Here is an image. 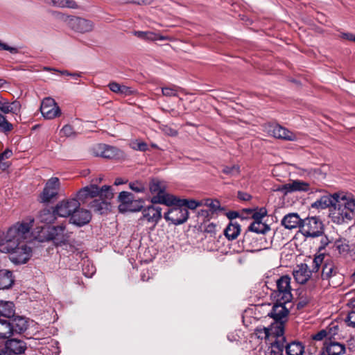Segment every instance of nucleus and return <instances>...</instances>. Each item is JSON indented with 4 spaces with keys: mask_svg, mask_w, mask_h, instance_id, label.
Instances as JSON below:
<instances>
[{
    "mask_svg": "<svg viewBox=\"0 0 355 355\" xmlns=\"http://www.w3.org/2000/svg\"><path fill=\"white\" fill-rule=\"evenodd\" d=\"M32 223H17L7 230L6 235L0 236V251L10 253V259L15 263H25L31 257V248L21 242L29 234Z\"/></svg>",
    "mask_w": 355,
    "mask_h": 355,
    "instance_id": "f257e3e1",
    "label": "nucleus"
},
{
    "mask_svg": "<svg viewBox=\"0 0 355 355\" xmlns=\"http://www.w3.org/2000/svg\"><path fill=\"white\" fill-rule=\"evenodd\" d=\"M149 189L152 193H156V196L151 198L153 204L171 206L175 203L176 198L165 192L166 185L163 182L157 179L152 180L149 184Z\"/></svg>",
    "mask_w": 355,
    "mask_h": 355,
    "instance_id": "f03ea898",
    "label": "nucleus"
},
{
    "mask_svg": "<svg viewBox=\"0 0 355 355\" xmlns=\"http://www.w3.org/2000/svg\"><path fill=\"white\" fill-rule=\"evenodd\" d=\"M105 197L107 199H112L113 193L110 186L104 185L101 189L95 184H92L80 189L77 193L78 200L85 202L88 198L95 197Z\"/></svg>",
    "mask_w": 355,
    "mask_h": 355,
    "instance_id": "7ed1b4c3",
    "label": "nucleus"
},
{
    "mask_svg": "<svg viewBox=\"0 0 355 355\" xmlns=\"http://www.w3.org/2000/svg\"><path fill=\"white\" fill-rule=\"evenodd\" d=\"M291 281V279L288 275H283L277 280V290L272 293L276 301L281 303H288L291 301L293 295Z\"/></svg>",
    "mask_w": 355,
    "mask_h": 355,
    "instance_id": "20e7f679",
    "label": "nucleus"
},
{
    "mask_svg": "<svg viewBox=\"0 0 355 355\" xmlns=\"http://www.w3.org/2000/svg\"><path fill=\"white\" fill-rule=\"evenodd\" d=\"M300 232L306 237H318L324 232L322 221L316 217H309L302 220Z\"/></svg>",
    "mask_w": 355,
    "mask_h": 355,
    "instance_id": "39448f33",
    "label": "nucleus"
},
{
    "mask_svg": "<svg viewBox=\"0 0 355 355\" xmlns=\"http://www.w3.org/2000/svg\"><path fill=\"white\" fill-rule=\"evenodd\" d=\"M334 210L332 212L334 221L341 224L348 223L354 219L353 214L348 209L345 204V199H342L340 194L338 198V202L334 205Z\"/></svg>",
    "mask_w": 355,
    "mask_h": 355,
    "instance_id": "423d86ee",
    "label": "nucleus"
},
{
    "mask_svg": "<svg viewBox=\"0 0 355 355\" xmlns=\"http://www.w3.org/2000/svg\"><path fill=\"white\" fill-rule=\"evenodd\" d=\"M80 203L76 198L63 200L59 202L55 207V212L60 217H71Z\"/></svg>",
    "mask_w": 355,
    "mask_h": 355,
    "instance_id": "0eeeda50",
    "label": "nucleus"
},
{
    "mask_svg": "<svg viewBox=\"0 0 355 355\" xmlns=\"http://www.w3.org/2000/svg\"><path fill=\"white\" fill-rule=\"evenodd\" d=\"M60 189V182L58 178L53 177L47 180L43 191L40 196L42 202H49L58 194Z\"/></svg>",
    "mask_w": 355,
    "mask_h": 355,
    "instance_id": "6e6552de",
    "label": "nucleus"
},
{
    "mask_svg": "<svg viewBox=\"0 0 355 355\" xmlns=\"http://www.w3.org/2000/svg\"><path fill=\"white\" fill-rule=\"evenodd\" d=\"M176 206L171 208L164 214V218L167 221H171L173 224L178 225L185 223L189 218L188 209L182 207V205H175Z\"/></svg>",
    "mask_w": 355,
    "mask_h": 355,
    "instance_id": "1a4fd4ad",
    "label": "nucleus"
},
{
    "mask_svg": "<svg viewBox=\"0 0 355 355\" xmlns=\"http://www.w3.org/2000/svg\"><path fill=\"white\" fill-rule=\"evenodd\" d=\"M65 21L71 29L78 33H85L92 31L94 28L93 22L84 18L69 16Z\"/></svg>",
    "mask_w": 355,
    "mask_h": 355,
    "instance_id": "9d476101",
    "label": "nucleus"
},
{
    "mask_svg": "<svg viewBox=\"0 0 355 355\" xmlns=\"http://www.w3.org/2000/svg\"><path fill=\"white\" fill-rule=\"evenodd\" d=\"M286 304V303H281V302L276 301L272 310L268 313V316L273 318L276 322H279V324L276 331V336L281 335L279 332L280 329H282L284 331L283 321L288 314V310L285 306Z\"/></svg>",
    "mask_w": 355,
    "mask_h": 355,
    "instance_id": "9b49d317",
    "label": "nucleus"
},
{
    "mask_svg": "<svg viewBox=\"0 0 355 355\" xmlns=\"http://www.w3.org/2000/svg\"><path fill=\"white\" fill-rule=\"evenodd\" d=\"M40 112L46 119H52L60 115L61 110L52 98H45L40 106Z\"/></svg>",
    "mask_w": 355,
    "mask_h": 355,
    "instance_id": "f8f14e48",
    "label": "nucleus"
},
{
    "mask_svg": "<svg viewBox=\"0 0 355 355\" xmlns=\"http://www.w3.org/2000/svg\"><path fill=\"white\" fill-rule=\"evenodd\" d=\"M162 218V208L155 204L149 205L142 210V216L139 220H146L155 226Z\"/></svg>",
    "mask_w": 355,
    "mask_h": 355,
    "instance_id": "ddd939ff",
    "label": "nucleus"
},
{
    "mask_svg": "<svg viewBox=\"0 0 355 355\" xmlns=\"http://www.w3.org/2000/svg\"><path fill=\"white\" fill-rule=\"evenodd\" d=\"M281 335L276 336V340L267 349H259L257 355H283L284 336L280 329Z\"/></svg>",
    "mask_w": 355,
    "mask_h": 355,
    "instance_id": "4468645a",
    "label": "nucleus"
},
{
    "mask_svg": "<svg viewBox=\"0 0 355 355\" xmlns=\"http://www.w3.org/2000/svg\"><path fill=\"white\" fill-rule=\"evenodd\" d=\"M97 156L106 159H120L124 156V153L120 149L105 144H99L97 146Z\"/></svg>",
    "mask_w": 355,
    "mask_h": 355,
    "instance_id": "2eb2a0df",
    "label": "nucleus"
},
{
    "mask_svg": "<svg viewBox=\"0 0 355 355\" xmlns=\"http://www.w3.org/2000/svg\"><path fill=\"white\" fill-rule=\"evenodd\" d=\"M91 218L92 214L88 210L79 207L70 217L69 221L76 226L82 227L87 224Z\"/></svg>",
    "mask_w": 355,
    "mask_h": 355,
    "instance_id": "dca6fc26",
    "label": "nucleus"
},
{
    "mask_svg": "<svg viewBox=\"0 0 355 355\" xmlns=\"http://www.w3.org/2000/svg\"><path fill=\"white\" fill-rule=\"evenodd\" d=\"M309 183L301 180H293L291 182L282 185L278 190L285 194L294 191H307L309 190Z\"/></svg>",
    "mask_w": 355,
    "mask_h": 355,
    "instance_id": "f3484780",
    "label": "nucleus"
},
{
    "mask_svg": "<svg viewBox=\"0 0 355 355\" xmlns=\"http://www.w3.org/2000/svg\"><path fill=\"white\" fill-rule=\"evenodd\" d=\"M295 281L300 284H305L311 277V271L306 263L297 265L293 272Z\"/></svg>",
    "mask_w": 355,
    "mask_h": 355,
    "instance_id": "a211bd4d",
    "label": "nucleus"
},
{
    "mask_svg": "<svg viewBox=\"0 0 355 355\" xmlns=\"http://www.w3.org/2000/svg\"><path fill=\"white\" fill-rule=\"evenodd\" d=\"M65 229L66 227L63 225L49 227L48 239L53 241L57 244L64 243L67 239Z\"/></svg>",
    "mask_w": 355,
    "mask_h": 355,
    "instance_id": "6ab92c4d",
    "label": "nucleus"
},
{
    "mask_svg": "<svg viewBox=\"0 0 355 355\" xmlns=\"http://www.w3.org/2000/svg\"><path fill=\"white\" fill-rule=\"evenodd\" d=\"M338 275V269L336 263L330 259H325L324 264L322 266V271L320 278L322 280L330 279Z\"/></svg>",
    "mask_w": 355,
    "mask_h": 355,
    "instance_id": "aec40b11",
    "label": "nucleus"
},
{
    "mask_svg": "<svg viewBox=\"0 0 355 355\" xmlns=\"http://www.w3.org/2000/svg\"><path fill=\"white\" fill-rule=\"evenodd\" d=\"M339 195L340 193H335L333 195L323 196L314 202L311 207L319 209H324L331 206L334 207L336 202H338Z\"/></svg>",
    "mask_w": 355,
    "mask_h": 355,
    "instance_id": "412c9836",
    "label": "nucleus"
},
{
    "mask_svg": "<svg viewBox=\"0 0 355 355\" xmlns=\"http://www.w3.org/2000/svg\"><path fill=\"white\" fill-rule=\"evenodd\" d=\"M21 110V103L18 101L10 102L6 98L0 96V111L3 114H18Z\"/></svg>",
    "mask_w": 355,
    "mask_h": 355,
    "instance_id": "4be33fe9",
    "label": "nucleus"
},
{
    "mask_svg": "<svg viewBox=\"0 0 355 355\" xmlns=\"http://www.w3.org/2000/svg\"><path fill=\"white\" fill-rule=\"evenodd\" d=\"M25 343L20 340L11 339L7 341L5 349H0V351L6 353V355L20 354L25 350Z\"/></svg>",
    "mask_w": 355,
    "mask_h": 355,
    "instance_id": "5701e85b",
    "label": "nucleus"
},
{
    "mask_svg": "<svg viewBox=\"0 0 355 355\" xmlns=\"http://www.w3.org/2000/svg\"><path fill=\"white\" fill-rule=\"evenodd\" d=\"M274 137L286 141H295L297 136L295 133L279 125H275L270 130Z\"/></svg>",
    "mask_w": 355,
    "mask_h": 355,
    "instance_id": "b1692460",
    "label": "nucleus"
},
{
    "mask_svg": "<svg viewBox=\"0 0 355 355\" xmlns=\"http://www.w3.org/2000/svg\"><path fill=\"white\" fill-rule=\"evenodd\" d=\"M302 221V220L300 219L297 214L290 213L282 218L281 223L285 228L292 230L297 227L300 228Z\"/></svg>",
    "mask_w": 355,
    "mask_h": 355,
    "instance_id": "393cba45",
    "label": "nucleus"
},
{
    "mask_svg": "<svg viewBox=\"0 0 355 355\" xmlns=\"http://www.w3.org/2000/svg\"><path fill=\"white\" fill-rule=\"evenodd\" d=\"M285 349L286 355H302L304 352V347L299 341H293L287 343L284 337V349Z\"/></svg>",
    "mask_w": 355,
    "mask_h": 355,
    "instance_id": "a878e982",
    "label": "nucleus"
},
{
    "mask_svg": "<svg viewBox=\"0 0 355 355\" xmlns=\"http://www.w3.org/2000/svg\"><path fill=\"white\" fill-rule=\"evenodd\" d=\"M324 349L327 355H341L345 352L344 345L331 340L324 343Z\"/></svg>",
    "mask_w": 355,
    "mask_h": 355,
    "instance_id": "bb28decb",
    "label": "nucleus"
},
{
    "mask_svg": "<svg viewBox=\"0 0 355 355\" xmlns=\"http://www.w3.org/2000/svg\"><path fill=\"white\" fill-rule=\"evenodd\" d=\"M107 200L105 197H100V199H95L92 201L89 206L95 211L103 214L110 209V205L107 202Z\"/></svg>",
    "mask_w": 355,
    "mask_h": 355,
    "instance_id": "cd10ccee",
    "label": "nucleus"
},
{
    "mask_svg": "<svg viewBox=\"0 0 355 355\" xmlns=\"http://www.w3.org/2000/svg\"><path fill=\"white\" fill-rule=\"evenodd\" d=\"M134 35L141 39L155 41V40H170V37L162 36L151 31H135Z\"/></svg>",
    "mask_w": 355,
    "mask_h": 355,
    "instance_id": "c85d7f7f",
    "label": "nucleus"
},
{
    "mask_svg": "<svg viewBox=\"0 0 355 355\" xmlns=\"http://www.w3.org/2000/svg\"><path fill=\"white\" fill-rule=\"evenodd\" d=\"M14 282L12 274L8 270H0V290L9 288Z\"/></svg>",
    "mask_w": 355,
    "mask_h": 355,
    "instance_id": "c756f323",
    "label": "nucleus"
},
{
    "mask_svg": "<svg viewBox=\"0 0 355 355\" xmlns=\"http://www.w3.org/2000/svg\"><path fill=\"white\" fill-rule=\"evenodd\" d=\"M241 232V227L237 223L230 222L224 230V234L228 240L237 238Z\"/></svg>",
    "mask_w": 355,
    "mask_h": 355,
    "instance_id": "7c9ffc66",
    "label": "nucleus"
},
{
    "mask_svg": "<svg viewBox=\"0 0 355 355\" xmlns=\"http://www.w3.org/2000/svg\"><path fill=\"white\" fill-rule=\"evenodd\" d=\"M12 332L21 334L26 330L28 324L26 320L20 316L15 318L11 322Z\"/></svg>",
    "mask_w": 355,
    "mask_h": 355,
    "instance_id": "2f4dec72",
    "label": "nucleus"
},
{
    "mask_svg": "<svg viewBox=\"0 0 355 355\" xmlns=\"http://www.w3.org/2000/svg\"><path fill=\"white\" fill-rule=\"evenodd\" d=\"M119 201L121 203L119 209L121 211L126 210V207L134 200V196L128 191H121L118 196Z\"/></svg>",
    "mask_w": 355,
    "mask_h": 355,
    "instance_id": "473e14b6",
    "label": "nucleus"
},
{
    "mask_svg": "<svg viewBox=\"0 0 355 355\" xmlns=\"http://www.w3.org/2000/svg\"><path fill=\"white\" fill-rule=\"evenodd\" d=\"M57 214L55 212V208L53 211L49 209L42 210L39 215L38 218L41 223L49 224L55 221Z\"/></svg>",
    "mask_w": 355,
    "mask_h": 355,
    "instance_id": "72a5a7b5",
    "label": "nucleus"
},
{
    "mask_svg": "<svg viewBox=\"0 0 355 355\" xmlns=\"http://www.w3.org/2000/svg\"><path fill=\"white\" fill-rule=\"evenodd\" d=\"M15 314L14 304L11 302L0 301V316L10 318Z\"/></svg>",
    "mask_w": 355,
    "mask_h": 355,
    "instance_id": "f704fd0d",
    "label": "nucleus"
},
{
    "mask_svg": "<svg viewBox=\"0 0 355 355\" xmlns=\"http://www.w3.org/2000/svg\"><path fill=\"white\" fill-rule=\"evenodd\" d=\"M46 3L59 8H77V4L73 0H43Z\"/></svg>",
    "mask_w": 355,
    "mask_h": 355,
    "instance_id": "c9c22d12",
    "label": "nucleus"
},
{
    "mask_svg": "<svg viewBox=\"0 0 355 355\" xmlns=\"http://www.w3.org/2000/svg\"><path fill=\"white\" fill-rule=\"evenodd\" d=\"M12 334L11 322L0 319V338H8Z\"/></svg>",
    "mask_w": 355,
    "mask_h": 355,
    "instance_id": "e433bc0d",
    "label": "nucleus"
},
{
    "mask_svg": "<svg viewBox=\"0 0 355 355\" xmlns=\"http://www.w3.org/2000/svg\"><path fill=\"white\" fill-rule=\"evenodd\" d=\"M249 230L257 234H264L270 230V227L262 221H253L248 227Z\"/></svg>",
    "mask_w": 355,
    "mask_h": 355,
    "instance_id": "4c0bfd02",
    "label": "nucleus"
},
{
    "mask_svg": "<svg viewBox=\"0 0 355 355\" xmlns=\"http://www.w3.org/2000/svg\"><path fill=\"white\" fill-rule=\"evenodd\" d=\"M325 259L323 254H320L318 256H316L313 260L312 261V266L311 269H309V270L311 271V277L314 278L315 277H317V273L319 271L320 266L324 264Z\"/></svg>",
    "mask_w": 355,
    "mask_h": 355,
    "instance_id": "58836bf2",
    "label": "nucleus"
},
{
    "mask_svg": "<svg viewBox=\"0 0 355 355\" xmlns=\"http://www.w3.org/2000/svg\"><path fill=\"white\" fill-rule=\"evenodd\" d=\"M174 205H182V207H185L186 209H195L198 207L202 205V202L194 200L176 198V201Z\"/></svg>",
    "mask_w": 355,
    "mask_h": 355,
    "instance_id": "ea45409f",
    "label": "nucleus"
},
{
    "mask_svg": "<svg viewBox=\"0 0 355 355\" xmlns=\"http://www.w3.org/2000/svg\"><path fill=\"white\" fill-rule=\"evenodd\" d=\"M342 199H345V204L348 209L353 214V216H355V198L350 195H346L343 193H340Z\"/></svg>",
    "mask_w": 355,
    "mask_h": 355,
    "instance_id": "a19ab883",
    "label": "nucleus"
},
{
    "mask_svg": "<svg viewBox=\"0 0 355 355\" xmlns=\"http://www.w3.org/2000/svg\"><path fill=\"white\" fill-rule=\"evenodd\" d=\"M130 146L135 150L141 152H145L148 150V144L145 141L139 139L132 140L130 144Z\"/></svg>",
    "mask_w": 355,
    "mask_h": 355,
    "instance_id": "79ce46f5",
    "label": "nucleus"
},
{
    "mask_svg": "<svg viewBox=\"0 0 355 355\" xmlns=\"http://www.w3.org/2000/svg\"><path fill=\"white\" fill-rule=\"evenodd\" d=\"M222 172L230 177L237 176L240 174V167L239 165L224 166Z\"/></svg>",
    "mask_w": 355,
    "mask_h": 355,
    "instance_id": "37998d69",
    "label": "nucleus"
},
{
    "mask_svg": "<svg viewBox=\"0 0 355 355\" xmlns=\"http://www.w3.org/2000/svg\"><path fill=\"white\" fill-rule=\"evenodd\" d=\"M182 89L176 85H172L171 87H164L162 88V95L165 96H177L178 90Z\"/></svg>",
    "mask_w": 355,
    "mask_h": 355,
    "instance_id": "c03bdc74",
    "label": "nucleus"
},
{
    "mask_svg": "<svg viewBox=\"0 0 355 355\" xmlns=\"http://www.w3.org/2000/svg\"><path fill=\"white\" fill-rule=\"evenodd\" d=\"M0 129L3 132H10L13 129L12 123L8 121L6 118L0 114Z\"/></svg>",
    "mask_w": 355,
    "mask_h": 355,
    "instance_id": "a18cd8bd",
    "label": "nucleus"
},
{
    "mask_svg": "<svg viewBox=\"0 0 355 355\" xmlns=\"http://www.w3.org/2000/svg\"><path fill=\"white\" fill-rule=\"evenodd\" d=\"M129 188L136 193H144L146 190L145 184L141 181L130 182Z\"/></svg>",
    "mask_w": 355,
    "mask_h": 355,
    "instance_id": "49530a36",
    "label": "nucleus"
},
{
    "mask_svg": "<svg viewBox=\"0 0 355 355\" xmlns=\"http://www.w3.org/2000/svg\"><path fill=\"white\" fill-rule=\"evenodd\" d=\"M61 136L66 137H75L77 133L74 131L73 127L70 125H65L60 130V132Z\"/></svg>",
    "mask_w": 355,
    "mask_h": 355,
    "instance_id": "de8ad7c7",
    "label": "nucleus"
},
{
    "mask_svg": "<svg viewBox=\"0 0 355 355\" xmlns=\"http://www.w3.org/2000/svg\"><path fill=\"white\" fill-rule=\"evenodd\" d=\"M267 215V210L264 207L260 208L259 210L254 211L252 214L254 221H262L263 217Z\"/></svg>",
    "mask_w": 355,
    "mask_h": 355,
    "instance_id": "09e8293b",
    "label": "nucleus"
},
{
    "mask_svg": "<svg viewBox=\"0 0 355 355\" xmlns=\"http://www.w3.org/2000/svg\"><path fill=\"white\" fill-rule=\"evenodd\" d=\"M345 321L348 322L349 326L355 327V306L353 307L352 311L348 313Z\"/></svg>",
    "mask_w": 355,
    "mask_h": 355,
    "instance_id": "8fccbe9b",
    "label": "nucleus"
},
{
    "mask_svg": "<svg viewBox=\"0 0 355 355\" xmlns=\"http://www.w3.org/2000/svg\"><path fill=\"white\" fill-rule=\"evenodd\" d=\"M5 50L8 51L11 53L15 54L18 52V50L15 47H12L8 46L7 44L2 42L0 41V51Z\"/></svg>",
    "mask_w": 355,
    "mask_h": 355,
    "instance_id": "3c124183",
    "label": "nucleus"
},
{
    "mask_svg": "<svg viewBox=\"0 0 355 355\" xmlns=\"http://www.w3.org/2000/svg\"><path fill=\"white\" fill-rule=\"evenodd\" d=\"M257 334L258 335L259 338H261V339H266L267 338H268L270 334L269 329L267 328L257 329Z\"/></svg>",
    "mask_w": 355,
    "mask_h": 355,
    "instance_id": "603ef678",
    "label": "nucleus"
},
{
    "mask_svg": "<svg viewBox=\"0 0 355 355\" xmlns=\"http://www.w3.org/2000/svg\"><path fill=\"white\" fill-rule=\"evenodd\" d=\"M328 333L326 330L322 329L318 332L317 334L312 336V338L315 340H323L327 336Z\"/></svg>",
    "mask_w": 355,
    "mask_h": 355,
    "instance_id": "864d4df0",
    "label": "nucleus"
},
{
    "mask_svg": "<svg viewBox=\"0 0 355 355\" xmlns=\"http://www.w3.org/2000/svg\"><path fill=\"white\" fill-rule=\"evenodd\" d=\"M135 92V91L132 87L125 85H121L120 94L129 96L133 94Z\"/></svg>",
    "mask_w": 355,
    "mask_h": 355,
    "instance_id": "5fc2aeb1",
    "label": "nucleus"
},
{
    "mask_svg": "<svg viewBox=\"0 0 355 355\" xmlns=\"http://www.w3.org/2000/svg\"><path fill=\"white\" fill-rule=\"evenodd\" d=\"M110 89L116 94H120L121 85L116 82H112L108 85Z\"/></svg>",
    "mask_w": 355,
    "mask_h": 355,
    "instance_id": "6e6d98bb",
    "label": "nucleus"
},
{
    "mask_svg": "<svg viewBox=\"0 0 355 355\" xmlns=\"http://www.w3.org/2000/svg\"><path fill=\"white\" fill-rule=\"evenodd\" d=\"M340 254H345L349 252V246L347 243H341L337 245Z\"/></svg>",
    "mask_w": 355,
    "mask_h": 355,
    "instance_id": "4d7b16f0",
    "label": "nucleus"
},
{
    "mask_svg": "<svg viewBox=\"0 0 355 355\" xmlns=\"http://www.w3.org/2000/svg\"><path fill=\"white\" fill-rule=\"evenodd\" d=\"M207 205L211 209L216 211L220 208V203L218 200H209L207 201Z\"/></svg>",
    "mask_w": 355,
    "mask_h": 355,
    "instance_id": "13d9d810",
    "label": "nucleus"
},
{
    "mask_svg": "<svg viewBox=\"0 0 355 355\" xmlns=\"http://www.w3.org/2000/svg\"><path fill=\"white\" fill-rule=\"evenodd\" d=\"M312 176L318 180H323L325 178V173H322L320 169L317 168L313 171Z\"/></svg>",
    "mask_w": 355,
    "mask_h": 355,
    "instance_id": "bf43d9fd",
    "label": "nucleus"
},
{
    "mask_svg": "<svg viewBox=\"0 0 355 355\" xmlns=\"http://www.w3.org/2000/svg\"><path fill=\"white\" fill-rule=\"evenodd\" d=\"M237 196L243 201H248L251 199V196L249 193L243 191H239Z\"/></svg>",
    "mask_w": 355,
    "mask_h": 355,
    "instance_id": "052dcab7",
    "label": "nucleus"
},
{
    "mask_svg": "<svg viewBox=\"0 0 355 355\" xmlns=\"http://www.w3.org/2000/svg\"><path fill=\"white\" fill-rule=\"evenodd\" d=\"M340 37L342 39H345L349 41H353L355 42V35L351 33H343L340 35Z\"/></svg>",
    "mask_w": 355,
    "mask_h": 355,
    "instance_id": "680f3d73",
    "label": "nucleus"
},
{
    "mask_svg": "<svg viewBox=\"0 0 355 355\" xmlns=\"http://www.w3.org/2000/svg\"><path fill=\"white\" fill-rule=\"evenodd\" d=\"M216 225L214 223H209L208 224L205 229V232L210 233V234H215L216 231Z\"/></svg>",
    "mask_w": 355,
    "mask_h": 355,
    "instance_id": "e2e57ef3",
    "label": "nucleus"
},
{
    "mask_svg": "<svg viewBox=\"0 0 355 355\" xmlns=\"http://www.w3.org/2000/svg\"><path fill=\"white\" fill-rule=\"evenodd\" d=\"M12 155V150L6 149L3 153L0 154V162L5 159L10 157Z\"/></svg>",
    "mask_w": 355,
    "mask_h": 355,
    "instance_id": "0e129e2a",
    "label": "nucleus"
},
{
    "mask_svg": "<svg viewBox=\"0 0 355 355\" xmlns=\"http://www.w3.org/2000/svg\"><path fill=\"white\" fill-rule=\"evenodd\" d=\"M128 3H137V4H150L153 0H125Z\"/></svg>",
    "mask_w": 355,
    "mask_h": 355,
    "instance_id": "69168bd1",
    "label": "nucleus"
},
{
    "mask_svg": "<svg viewBox=\"0 0 355 355\" xmlns=\"http://www.w3.org/2000/svg\"><path fill=\"white\" fill-rule=\"evenodd\" d=\"M239 216V214L236 211H231V212H229L227 214V217L230 219V220H232L234 218H236Z\"/></svg>",
    "mask_w": 355,
    "mask_h": 355,
    "instance_id": "338daca9",
    "label": "nucleus"
},
{
    "mask_svg": "<svg viewBox=\"0 0 355 355\" xmlns=\"http://www.w3.org/2000/svg\"><path fill=\"white\" fill-rule=\"evenodd\" d=\"M306 304L307 302L306 300H300L297 304V308L298 309H302L306 305Z\"/></svg>",
    "mask_w": 355,
    "mask_h": 355,
    "instance_id": "774afa93",
    "label": "nucleus"
}]
</instances>
